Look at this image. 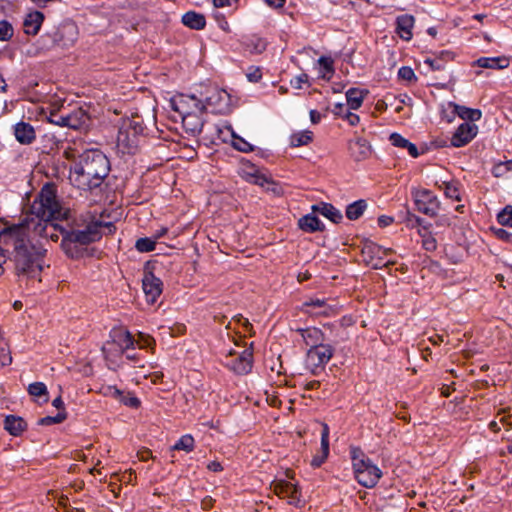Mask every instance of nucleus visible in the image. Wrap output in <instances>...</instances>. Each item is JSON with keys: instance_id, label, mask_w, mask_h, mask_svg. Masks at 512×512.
<instances>
[{"instance_id": "f257e3e1", "label": "nucleus", "mask_w": 512, "mask_h": 512, "mask_svg": "<svg viewBox=\"0 0 512 512\" xmlns=\"http://www.w3.org/2000/svg\"><path fill=\"white\" fill-rule=\"evenodd\" d=\"M27 230V224L23 222L19 235L14 236L11 240L10 243L14 247L12 260L16 274L35 278L42 271V262L46 250L29 239Z\"/></svg>"}, {"instance_id": "f03ea898", "label": "nucleus", "mask_w": 512, "mask_h": 512, "mask_svg": "<svg viewBox=\"0 0 512 512\" xmlns=\"http://www.w3.org/2000/svg\"><path fill=\"white\" fill-rule=\"evenodd\" d=\"M54 230H58L62 236L61 248L70 259H80L84 256L85 248L89 244L102 238L101 221H91L83 229L77 223L63 226L51 223Z\"/></svg>"}, {"instance_id": "7ed1b4c3", "label": "nucleus", "mask_w": 512, "mask_h": 512, "mask_svg": "<svg viewBox=\"0 0 512 512\" xmlns=\"http://www.w3.org/2000/svg\"><path fill=\"white\" fill-rule=\"evenodd\" d=\"M109 171V159L98 149L82 153L73 166V172L76 175L75 181L79 187L88 190L100 187Z\"/></svg>"}, {"instance_id": "20e7f679", "label": "nucleus", "mask_w": 512, "mask_h": 512, "mask_svg": "<svg viewBox=\"0 0 512 512\" xmlns=\"http://www.w3.org/2000/svg\"><path fill=\"white\" fill-rule=\"evenodd\" d=\"M194 91L197 95L195 109L200 114L208 109L212 113L225 115L231 111L232 95L225 89L219 88L210 79L194 84Z\"/></svg>"}, {"instance_id": "39448f33", "label": "nucleus", "mask_w": 512, "mask_h": 512, "mask_svg": "<svg viewBox=\"0 0 512 512\" xmlns=\"http://www.w3.org/2000/svg\"><path fill=\"white\" fill-rule=\"evenodd\" d=\"M30 213L46 222L44 230L51 226L53 220L58 219L61 207L57 200L54 184L46 183L30 206Z\"/></svg>"}, {"instance_id": "423d86ee", "label": "nucleus", "mask_w": 512, "mask_h": 512, "mask_svg": "<svg viewBox=\"0 0 512 512\" xmlns=\"http://www.w3.org/2000/svg\"><path fill=\"white\" fill-rule=\"evenodd\" d=\"M78 27L71 19L63 20L58 26L53 27L43 39L49 41L51 46L67 48L72 46L78 39Z\"/></svg>"}, {"instance_id": "0eeeda50", "label": "nucleus", "mask_w": 512, "mask_h": 512, "mask_svg": "<svg viewBox=\"0 0 512 512\" xmlns=\"http://www.w3.org/2000/svg\"><path fill=\"white\" fill-rule=\"evenodd\" d=\"M48 120L57 126L74 130H87L91 123L89 114L83 108L74 109L67 114H61L53 110L50 112Z\"/></svg>"}, {"instance_id": "6e6552de", "label": "nucleus", "mask_w": 512, "mask_h": 512, "mask_svg": "<svg viewBox=\"0 0 512 512\" xmlns=\"http://www.w3.org/2000/svg\"><path fill=\"white\" fill-rule=\"evenodd\" d=\"M156 264L155 261H147L143 268L142 289L150 304H154L163 291L162 280L154 274Z\"/></svg>"}, {"instance_id": "1a4fd4ad", "label": "nucleus", "mask_w": 512, "mask_h": 512, "mask_svg": "<svg viewBox=\"0 0 512 512\" xmlns=\"http://www.w3.org/2000/svg\"><path fill=\"white\" fill-rule=\"evenodd\" d=\"M353 471L357 482L366 488L375 487L382 476V471L370 458H361Z\"/></svg>"}, {"instance_id": "9d476101", "label": "nucleus", "mask_w": 512, "mask_h": 512, "mask_svg": "<svg viewBox=\"0 0 512 512\" xmlns=\"http://www.w3.org/2000/svg\"><path fill=\"white\" fill-rule=\"evenodd\" d=\"M335 349L330 344H321L314 348H309L306 352V364L313 375H318L324 370L326 364L331 360Z\"/></svg>"}, {"instance_id": "9b49d317", "label": "nucleus", "mask_w": 512, "mask_h": 512, "mask_svg": "<svg viewBox=\"0 0 512 512\" xmlns=\"http://www.w3.org/2000/svg\"><path fill=\"white\" fill-rule=\"evenodd\" d=\"M145 126L138 117L124 119L118 130L117 141L127 146L136 144L138 136L144 133Z\"/></svg>"}, {"instance_id": "f8f14e48", "label": "nucleus", "mask_w": 512, "mask_h": 512, "mask_svg": "<svg viewBox=\"0 0 512 512\" xmlns=\"http://www.w3.org/2000/svg\"><path fill=\"white\" fill-rule=\"evenodd\" d=\"M196 93L191 95L180 94L170 100V107L182 117L183 125H186L190 118H196L195 101Z\"/></svg>"}, {"instance_id": "ddd939ff", "label": "nucleus", "mask_w": 512, "mask_h": 512, "mask_svg": "<svg viewBox=\"0 0 512 512\" xmlns=\"http://www.w3.org/2000/svg\"><path fill=\"white\" fill-rule=\"evenodd\" d=\"M270 487L278 497L288 498V504L298 508L304 505L301 500V491L296 484H292L286 480H274Z\"/></svg>"}, {"instance_id": "4468645a", "label": "nucleus", "mask_w": 512, "mask_h": 512, "mask_svg": "<svg viewBox=\"0 0 512 512\" xmlns=\"http://www.w3.org/2000/svg\"><path fill=\"white\" fill-rule=\"evenodd\" d=\"M414 201L419 212L431 217L437 216L440 208V202L430 190H418L414 194Z\"/></svg>"}, {"instance_id": "2eb2a0df", "label": "nucleus", "mask_w": 512, "mask_h": 512, "mask_svg": "<svg viewBox=\"0 0 512 512\" xmlns=\"http://www.w3.org/2000/svg\"><path fill=\"white\" fill-rule=\"evenodd\" d=\"M478 127L474 123L464 122L454 132L451 138V146L462 147L477 135Z\"/></svg>"}, {"instance_id": "dca6fc26", "label": "nucleus", "mask_w": 512, "mask_h": 512, "mask_svg": "<svg viewBox=\"0 0 512 512\" xmlns=\"http://www.w3.org/2000/svg\"><path fill=\"white\" fill-rule=\"evenodd\" d=\"M317 52L312 48H304L297 52V55L292 56L291 61L294 64H333V60L330 57L320 56L315 58Z\"/></svg>"}, {"instance_id": "f3484780", "label": "nucleus", "mask_w": 512, "mask_h": 512, "mask_svg": "<svg viewBox=\"0 0 512 512\" xmlns=\"http://www.w3.org/2000/svg\"><path fill=\"white\" fill-rule=\"evenodd\" d=\"M316 212L308 213L298 219V228L305 233L323 232L325 224L315 215Z\"/></svg>"}, {"instance_id": "a211bd4d", "label": "nucleus", "mask_w": 512, "mask_h": 512, "mask_svg": "<svg viewBox=\"0 0 512 512\" xmlns=\"http://www.w3.org/2000/svg\"><path fill=\"white\" fill-rule=\"evenodd\" d=\"M14 136L20 144L29 145L35 140L36 133L30 123L20 121L14 125Z\"/></svg>"}, {"instance_id": "6ab92c4d", "label": "nucleus", "mask_w": 512, "mask_h": 512, "mask_svg": "<svg viewBox=\"0 0 512 512\" xmlns=\"http://www.w3.org/2000/svg\"><path fill=\"white\" fill-rule=\"evenodd\" d=\"M110 338L114 344L121 349L122 352L134 349L135 340L128 330L112 329L110 332Z\"/></svg>"}, {"instance_id": "aec40b11", "label": "nucleus", "mask_w": 512, "mask_h": 512, "mask_svg": "<svg viewBox=\"0 0 512 512\" xmlns=\"http://www.w3.org/2000/svg\"><path fill=\"white\" fill-rule=\"evenodd\" d=\"M311 209L313 212L321 214L335 224L340 223L343 219L341 211L331 203L321 202L314 204L312 205Z\"/></svg>"}, {"instance_id": "412c9836", "label": "nucleus", "mask_w": 512, "mask_h": 512, "mask_svg": "<svg viewBox=\"0 0 512 512\" xmlns=\"http://www.w3.org/2000/svg\"><path fill=\"white\" fill-rule=\"evenodd\" d=\"M414 23V17L409 14H403L396 18V32L401 39L408 41L412 38Z\"/></svg>"}, {"instance_id": "4be33fe9", "label": "nucleus", "mask_w": 512, "mask_h": 512, "mask_svg": "<svg viewBox=\"0 0 512 512\" xmlns=\"http://www.w3.org/2000/svg\"><path fill=\"white\" fill-rule=\"evenodd\" d=\"M27 422L20 416L7 415L4 419V429L12 436L18 437L27 429Z\"/></svg>"}, {"instance_id": "5701e85b", "label": "nucleus", "mask_w": 512, "mask_h": 512, "mask_svg": "<svg viewBox=\"0 0 512 512\" xmlns=\"http://www.w3.org/2000/svg\"><path fill=\"white\" fill-rule=\"evenodd\" d=\"M44 19L45 16L40 11L28 13L23 22L24 32L27 35H36L39 32Z\"/></svg>"}, {"instance_id": "b1692460", "label": "nucleus", "mask_w": 512, "mask_h": 512, "mask_svg": "<svg viewBox=\"0 0 512 512\" xmlns=\"http://www.w3.org/2000/svg\"><path fill=\"white\" fill-rule=\"evenodd\" d=\"M389 140L393 146L407 149L409 155L413 158H417L421 153H425L427 150V148L424 147L422 151L419 152L417 146L414 143L410 142L408 139L404 138L401 134L396 132L390 135Z\"/></svg>"}, {"instance_id": "393cba45", "label": "nucleus", "mask_w": 512, "mask_h": 512, "mask_svg": "<svg viewBox=\"0 0 512 512\" xmlns=\"http://www.w3.org/2000/svg\"><path fill=\"white\" fill-rule=\"evenodd\" d=\"M349 150L351 156L356 161H362L366 159L371 153L370 144L364 138H357L355 141H351L349 143Z\"/></svg>"}, {"instance_id": "a878e982", "label": "nucleus", "mask_w": 512, "mask_h": 512, "mask_svg": "<svg viewBox=\"0 0 512 512\" xmlns=\"http://www.w3.org/2000/svg\"><path fill=\"white\" fill-rule=\"evenodd\" d=\"M182 23L193 30H202L206 26L205 16L195 11H188L182 16Z\"/></svg>"}, {"instance_id": "bb28decb", "label": "nucleus", "mask_w": 512, "mask_h": 512, "mask_svg": "<svg viewBox=\"0 0 512 512\" xmlns=\"http://www.w3.org/2000/svg\"><path fill=\"white\" fill-rule=\"evenodd\" d=\"M448 106L451 107L453 110L452 112L456 115H458L461 119L465 120L466 122H474L478 119H480V109H471L459 104H456L454 102H449Z\"/></svg>"}, {"instance_id": "cd10ccee", "label": "nucleus", "mask_w": 512, "mask_h": 512, "mask_svg": "<svg viewBox=\"0 0 512 512\" xmlns=\"http://www.w3.org/2000/svg\"><path fill=\"white\" fill-rule=\"evenodd\" d=\"M391 252L392 249L384 248L370 240H366L362 248L363 255H365L367 257L366 260H370V262H372L374 258L387 255Z\"/></svg>"}, {"instance_id": "c85d7f7f", "label": "nucleus", "mask_w": 512, "mask_h": 512, "mask_svg": "<svg viewBox=\"0 0 512 512\" xmlns=\"http://www.w3.org/2000/svg\"><path fill=\"white\" fill-rule=\"evenodd\" d=\"M303 341L309 348H314L324 344L326 341L325 333L317 327H308V332L304 335Z\"/></svg>"}, {"instance_id": "c756f323", "label": "nucleus", "mask_w": 512, "mask_h": 512, "mask_svg": "<svg viewBox=\"0 0 512 512\" xmlns=\"http://www.w3.org/2000/svg\"><path fill=\"white\" fill-rule=\"evenodd\" d=\"M111 390H113L112 395L114 398L118 399L122 404L125 406H128L130 408L137 409L141 405V401L138 397L133 395L132 393L128 392L125 394L123 391L118 389L117 387L113 386L110 387Z\"/></svg>"}, {"instance_id": "7c9ffc66", "label": "nucleus", "mask_w": 512, "mask_h": 512, "mask_svg": "<svg viewBox=\"0 0 512 512\" xmlns=\"http://www.w3.org/2000/svg\"><path fill=\"white\" fill-rule=\"evenodd\" d=\"M368 94L367 90H360L358 88H350L346 92V99L349 109L357 110L361 107L365 95Z\"/></svg>"}, {"instance_id": "2f4dec72", "label": "nucleus", "mask_w": 512, "mask_h": 512, "mask_svg": "<svg viewBox=\"0 0 512 512\" xmlns=\"http://www.w3.org/2000/svg\"><path fill=\"white\" fill-rule=\"evenodd\" d=\"M366 208H367L366 200H364V199L356 200V201L350 203L349 205H347L346 210H345L346 217L352 221L357 220L363 215Z\"/></svg>"}, {"instance_id": "473e14b6", "label": "nucleus", "mask_w": 512, "mask_h": 512, "mask_svg": "<svg viewBox=\"0 0 512 512\" xmlns=\"http://www.w3.org/2000/svg\"><path fill=\"white\" fill-rule=\"evenodd\" d=\"M21 223L17 224H10L9 222H6L5 224H2L0 227V239L3 238V243L8 245L10 244L11 240L14 236L19 235V232L21 231Z\"/></svg>"}, {"instance_id": "72a5a7b5", "label": "nucleus", "mask_w": 512, "mask_h": 512, "mask_svg": "<svg viewBox=\"0 0 512 512\" xmlns=\"http://www.w3.org/2000/svg\"><path fill=\"white\" fill-rule=\"evenodd\" d=\"M28 393L31 396L42 399L41 403L49 401V392L47 386L43 382H33L28 386Z\"/></svg>"}, {"instance_id": "f704fd0d", "label": "nucleus", "mask_w": 512, "mask_h": 512, "mask_svg": "<svg viewBox=\"0 0 512 512\" xmlns=\"http://www.w3.org/2000/svg\"><path fill=\"white\" fill-rule=\"evenodd\" d=\"M313 140V133L309 130L293 133L290 136V146L300 147L309 144Z\"/></svg>"}, {"instance_id": "c9c22d12", "label": "nucleus", "mask_w": 512, "mask_h": 512, "mask_svg": "<svg viewBox=\"0 0 512 512\" xmlns=\"http://www.w3.org/2000/svg\"><path fill=\"white\" fill-rule=\"evenodd\" d=\"M195 447V440L191 434L181 436L171 447L172 450L192 452Z\"/></svg>"}, {"instance_id": "e433bc0d", "label": "nucleus", "mask_w": 512, "mask_h": 512, "mask_svg": "<svg viewBox=\"0 0 512 512\" xmlns=\"http://www.w3.org/2000/svg\"><path fill=\"white\" fill-rule=\"evenodd\" d=\"M439 188L444 191V194L447 198L456 200V201L461 200L460 191H459V188H458V185L456 182L443 181L439 185Z\"/></svg>"}, {"instance_id": "4c0bfd02", "label": "nucleus", "mask_w": 512, "mask_h": 512, "mask_svg": "<svg viewBox=\"0 0 512 512\" xmlns=\"http://www.w3.org/2000/svg\"><path fill=\"white\" fill-rule=\"evenodd\" d=\"M229 367L235 373L245 375L251 372L253 365H251V362L243 361L236 357L230 361Z\"/></svg>"}, {"instance_id": "58836bf2", "label": "nucleus", "mask_w": 512, "mask_h": 512, "mask_svg": "<svg viewBox=\"0 0 512 512\" xmlns=\"http://www.w3.org/2000/svg\"><path fill=\"white\" fill-rule=\"evenodd\" d=\"M135 248L140 253H148L156 248V240L150 237H141L136 240Z\"/></svg>"}, {"instance_id": "ea45409f", "label": "nucleus", "mask_w": 512, "mask_h": 512, "mask_svg": "<svg viewBox=\"0 0 512 512\" xmlns=\"http://www.w3.org/2000/svg\"><path fill=\"white\" fill-rule=\"evenodd\" d=\"M251 172L246 173V180L251 183L261 187H264L266 184L270 183V179L265 175L261 174L254 166H252Z\"/></svg>"}, {"instance_id": "a19ab883", "label": "nucleus", "mask_w": 512, "mask_h": 512, "mask_svg": "<svg viewBox=\"0 0 512 512\" xmlns=\"http://www.w3.org/2000/svg\"><path fill=\"white\" fill-rule=\"evenodd\" d=\"M68 417L66 411H59L55 416H45L37 421L40 426H50L53 424H60L65 421Z\"/></svg>"}, {"instance_id": "79ce46f5", "label": "nucleus", "mask_w": 512, "mask_h": 512, "mask_svg": "<svg viewBox=\"0 0 512 512\" xmlns=\"http://www.w3.org/2000/svg\"><path fill=\"white\" fill-rule=\"evenodd\" d=\"M232 137V146L234 149L243 153H249L255 150V147L252 144H250L244 138L236 135L234 132L232 133Z\"/></svg>"}, {"instance_id": "37998d69", "label": "nucleus", "mask_w": 512, "mask_h": 512, "mask_svg": "<svg viewBox=\"0 0 512 512\" xmlns=\"http://www.w3.org/2000/svg\"><path fill=\"white\" fill-rule=\"evenodd\" d=\"M497 221L501 226L512 228V205H506L498 212Z\"/></svg>"}, {"instance_id": "c03bdc74", "label": "nucleus", "mask_w": 512, "mask_h": 512, "mask_svg": "<svg viewBox=\"0 0 512 512\" xmlns=\"http://www.w3.org/2000/svg\"><path fill=\"white\" fill-rule=\"evenodd\" d=\"M267 46V42L261 38H251L247 42V48L251 53L260 54L262 53Z\"/></svg>"}, {"instance_id": "a18cd8bd", "label": "nucleus", "mask_w": 512, "mask_h": 512, "mask_svg": "<svg viewBox=\"0 0 512 512\" xmlns=\"http://www.w3.org/2000/svg\"><path fill=\"white\" fill-rule=\"evenodd\" d=\"M14 29L12 24L7 20L0 21V41H8L12 38Z\"/></svg>"}, {"instance_id": "49530a36", "label": "nucleus", "mask_w": 512, "mask_h": 512, "mask_svg": "<svg viewBox=\"0 0 512 512\" xmlns=\"http://www.w3.org/2000/svg\"><path fill=\"white\" fill-rule=\"evenodd\" d=\"M321 455L328 458L329 456V427L323 424L321 431Z\"/></svg>"}, {"instance_id": "de8ad7c7", "label": "nucleus", "mask_w": 512, "mask_h": 512, "mask_svg": "<svg viewBox=\"0 0 512 512\" xmlns=\"http://www.w3.org/2000/svg\"><path fill=\"white\" fill-rule=\"evenodd\" d=\"M304 307H313V308H324L323 311L319 312V314L329 315V306L326 304L325 299L319 298H311L303 303Z\"/></svg>"}, {"instance_id": "09e8293b", "label": "nucleus", "mask_w": 512, "mask_h": 512, "mask_svg": "<svg viewBox=\"0 0 512 512\" xmlns=\"http://www.w3.org/2000/svg\"><path fill=\"white\" fill-rule=\"evenodd\" d=\"M398 78L413 83L417 81V77L411 66H401L398 71Z\"/></svg>"}, {"instance_id": "8fccbe9b", "label": "nucleus", "mask_w": 512, "mask_h": 512, "mask_svg": "<svg viewBox=\"0 0 512 512\" xmlns=\"http://www.w3.org/2000/svg\"><path fill=\"white\" fill-rule=\"evenodd\" d=\"M407 222L411 226H419V227H422L425 230H428L429 228H431L433 226L432 223H428L424 219H422L421 217H419V216H417L415 214H411V213H408Z\"/></svg>"}, {"instance_id": "3c124183", "label": "nucleus", "mask_w": 512, "mask_h": 512, "mask_svg": "<svg viewBox=\"0 0 512 512\" xmlns=\"http://www.w3.org/2000/svg\"><path fill=\"white\" fill-rule=\"evenodd\" d=\"M491 230L495 234V236L506 243L512 244V233L508 232L507 230L503 228H494L491 227Z\"/></svg>"}, {"instance_id": "603ef678", "label": "nucleus", "mask_w": 512, "mask_h": 512, "mask_svg": "<svg viewBox=\"0 0 512 512\" xmlns=\"http://www.w3.org/2000/svg\"><path fill=\"white\" fill-rule=\"evenodd\" d=\"M422 247L428 252H432L437 248V241L436 239L429 235H424L422 239Z\"/></svg>"}, {"instance_id": "864d4df0", "label": "nucleus", "mask_w": 512, "mask_h": 512, "mask_svg": "<svg viewBox=\"0 0 512 512\" xmlns=\"http://www.w3.org/2000/svg\"><path fill=\"white\" fill-rule=\"evenodd\" d=\"M350 455H351V459H352L353 469L355 468V464H357L359 461H361V458H368L364 454L362 449L359 447H351Z\"/></svg>"}, {"instance_id": "5fc2aeb1", "label": "nucleus", "mask_w": 512, "mask_h": 512, "mask_svg": "<svg viewBox=\"0 0 512 512\" xmlns=\"http://www.w3.org/2000/svg\"><path fill=\"white\" fill-rule=\"evenodd\" d=\"M184 127L191 130L192 132H200L203 127V122L196 116V118H190Z\"/></svg>"}, {"instance_id": "6e6d98bb", "label": "nucleus", "mask_w": 512, "mask_h": 512, "mask_svg": "<svg viewBox=\"0 0 512 512\" xmlns=\"http://www.w3.org/2000/svg\"><path fill=\"white\" fill-rule=\"evenodd\" d=\"M252 71L246 73L249 82L257 83L262 79V71L259 66H251Z\"/></svg>"}, {"instance_id": "4d7b16f0", "label": "nucleus", "mask_w": 512, "mask_h": 512, "mask_svg": "<svg viewBox=\"0 0 512 512\" xmlns=\"http://www.w3.org/2000/svg\"><path fill=\"white\" fill-rule=\"evenodd\" d=\"M12 363L11 352L8 348L0 347V364L2 366H8Z\"/></svg>"}, {"instance_id": "13d9d810", "label": "nucleus", "mask_w": 512, "mask_h": 512, "mask_svg": "<svg viewBox=\"0 0 512 512\" xmlns=\"http://www.w3.org/2000/svg\"><path fill=\"white\" fill-rule=\"evenodd\" d=\"M308 75L306 73H302L293 79H291V86L295 89H301L303 83H308Z\"/></svg>"}, {"instance_id": "bf43d9fd", "label": "nucleus", "mask_w": 512, "mask_h": 512, "mask_svg": "<svg viewBox=\"0 0 512 512\" xmlns=\"http://www.w3.org/2000/svg\"><path fill=\"white\" fill-rule=\"evenodd\" d=\"M455 56L456 54L452 51H448V50H441L438 54H437V59L439 61H442V62H451V61H454L455 60Z\"/></svg>"}, {"instance_id": "052dcab7", "label": "nucleus", "mask_w": 512, "mask_h": 512, "mask_svg": "<svg viewBox=\"0 0 512 512\" xmlns=\"http://www.w3.org/2000/svg\"><path fill=\"white\" fill-rule=\"evenodd\" d=\"M508 171H510V170L508 169V165H506V162L494 165L492 168V174L495 177H501Z\"/></svg>"}, {"instance_id": "680f3d73", "label": "nucleus", "mask_w": 512, "mask_h": 512, "mask_svg": "<svg viewBox=\"0 0 512 512\" xmlns=\"http://www.w3.org/2000/svg\"><path fill=\"white\" fill-rule=\"evenodd\" d=\"M253 343L250 344V348H247L243 350L237 358L242 359L243 361L251 362V365H253Z\"/></svg>"}, {"instance_id": "e2e57ef3", "label": "nucleus", "mask_w": 512, "mask_h": 512, "mask_svg": "<svg viewBox=\"0 0 512 512\" xmlns=\"http://www.w3.org/2000/svg\"><path fill=\"white\" fill-rule=\"evenodd\" d=\"M267 185V190L271 191L274 195L280 196L283 194V188L277 182L270 179V183H268Z\"/></svg>"}, {"instance_id": "0e129e2a", "label": "nucleus", "mask_w": 512, "mask_h": 512, "mask_svg": "<svg viewBox=\"0 0 512 512\" xmlns=\"http://www.w3.org/2000/svg\"><path fill=\"white\" fill-rule=\"evenodd\" d=\"M321 77L330 80L335 72V66H319Z\"/></svg>"}, {"instance_id": "69168bd1", "label": "nucleus", "mask_w": 512, "mask_h": 512, "mask_svg": "<svg viewBox=\"0 0 512 512\" xmlns=\"http://www.w3.org/2000/svg\"><path fill=\"white\" fill-rule=\"evenodd\" d=\"M367 264L371 265L372 269L378 270L382 269L384 266L387 265L386 262H384L383 255L377 258H374L372 262L370 260H366Z\"/></svg>"}, {"instance_id": "338daca9", "label": "nucleus", "mask_w": 512, "mask_h": 512, "mask_svg": "<svg viewBox=\"0 0 512 512\" xmlns=\"http://www.w3.org/2000/svg\"><path fill=\"white\" fill-rule=\"evenodd\" d=\"M377 222L379 227L385 228L394 222V218L392 216L381 215L378 217Z\"/></svg>"}, {"instance_id": "774afa93", "label": "nucleus", "mask_w": 512, "mask_h": 512, "mask_svg": "<svg viewBox=\"0 0 512 512\" xmlns=\"http://www.w3.org/2000/svg\"><path fill=\"white\" fill-rule=\"evenodd\" d=\"M344 118L349 122L350 125L355 126L360 122V117L351 112L350 110L346 111V114L344 115Z\"/></svg>"}]
</instances>
